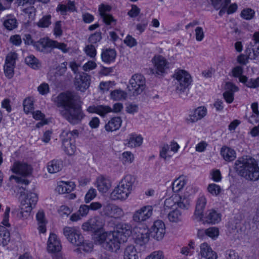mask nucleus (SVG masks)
Returning <instances> with one entry per match:
<instances>
[{
  "label": "nucleus",
  "mask_w": 259,
  "mask_h": 259,
  "mask_svg": "<svg viewBox=\"0 0 259 259\" xmlns=\"http://www.w3.org/2000/svg\"><path fill=\"white\" fill-rule=\"evenodd\" d=\"M225 259H241L238 253L234 250L229 249L225 253Z\"/></svg>",
  "instance_id": "obj_60"
},
{
  "label": "nucleus",
  "mask_w": 259,
  "mask_h": 259,
  "mask_svg": "<svg viewBox=\"0 0 259 259\" xmlns=\"http://www.w3.org/2000/svg\"><path fill=\"white\" fill-rule=\"evenodd\" d=\"M124 43L130 48H133L137 45L136 39L130 35H127L126 36L124 40Z\"/></svg>",
  "instance_id": "obj_63"
},
{
  "label": "nucleus",
  "mask_w": 259,
  "mask_h": 259,
  "mask_svg": "<svg viewBox=\"0 0 259 259\" xmlns=\"http://www.w3.org/2000/svg\"><path fill=\"white\" fill-rule=\"evenodd\" d=\"M90 113H96L102 117L111 113V107L108 105H97L90 106L87 109Z\"/></svg>",
  "instance_id": "obj_23"
},
{
  "label": "nucleus",
  "mask_w": 259,
  "mask_h": 259,
  "mask_svg": "<svg viewBox=\"0 0 259 259\" xmlns=\"http://www.w3.org/2000/svg\"><path fill=\"white\" fill-rule=\"evenodd\" d=\"M79 133L77 130L70 131L67 130H63L61 135L60 138L65 152L69 155L74 154L76 151L75 140L78 137Z\"/></svg>",
  "instance_id": "obj_5"
},
{
  "label": "nucleus",
  "mask_w": 259,
  "mask_h": 259,
  "mask_svg": "<svg viewBox=\"0 0 259 259\" xmlns=\"http://www.w3.org/2000/svg\"><path fill=\"white\" fill-rule=\"evenodd\" d=\"M39 43L44 47H48L52 48H57L62 52L65 53L68 51L67 45L64 43L59 42L56 40H53L48 38H42L40 39Z\"/></svg>",
  "instance_id": "obj_22"
},
{
  "label": "nucleus",
  "mask_w": 259,
  "mask_h": 259,
  "mask_svg": "<svg viewBox=\"0 0 259 259\" xmlns=\"http://www.w3.org/2000/svg\"><path fill=\"white\" fill-rule=\"evenodd\" d=\"M153 67L151 72L156 76H161L166 73L169 68V62L163 56L155 55L151 60Z\"/></svg>",
  "instance_id": "obj_8"
},
{
  "label": "nucleus",
  "mask_w": 259,
  "mask_h": 259,
  "mask_svg": "<svg viewBox=\"0 0 259 259\" xmlns=\"http://www.w3.org/2000/svg\"><path fill=\"white\" fill-rule=\"evenodd\" d=\"M187 180L184 176H180L175 179L172 184V190L174 193H179L185 187Z\"/></svg>",
  "instance_id": "obj_38"
},
{
  "label": "nucleus",
  "mask_w": 259,
  "mask_h": 259,
  "mask_svg": "<svg viewBox=\"0 0 259 259\" xmlns=\"http://www.w3.org/2000/svg\"><path fill=\"white\" fill-rule=\"evenodd\" d=\"M95 241L105 249L112 252L117 251L120 244L123 243L113 231L100 233L96 236Z\"/></svg>",
  "instance_id": "obj_3"
},
{
  "label": "nucleus",
  "mask_w": 259,
  "mask_h": 259,
  "mask_svg": "<svg viewBox=\"0 0 259 259\" xmlns=\"http://www.w3.org/2000/svg\"><path fill=\"white\" fill-rule=\"evenodd\" d=\"M135 182L136 178L132 175L128 174L121 179L119 184L122 186L123 189H125L131 194Z\"/></svg>",
  "instance_id": "obj_30"
},
{
  "label": "nucleus",
  "mask_w": 259,
  "mask_h": 259,
  "mask_svg": "<svg viewBox=\"0 0 259 259\" xmlns=\"http://www.w3.org/2000/svg\"><path fill=\"white\" fill-rule=\"evenodd\" d=\"M51 15H47L44 16L37 22V25L39 27H48L51 23Z\"/></svg>",
  "instance_id": "obj_55"
},
{
  "label": "nucleus",
  "mask_w": 259,
  "mask_h": 259,
  "mask_svg": "<svg viewBox=\"0 0 259 259\" xmlns=\"http://www.w3.org/2000/svg\"><path fill=\"white\" fill-rule=\"evenodd\" d=\"M207 191L212 196H217L221 194L222 189L219 185L214 183H211L208 185Z\"/></svg>",
  "instance_id": "obj_49"
},
{
  "label": "nucleus",
  "mask_w": 259,
  "mask_h": 259,
  "mask_svg": "<svg viewBox=\"0 0 259 259\" xmlns=\"http://www.w3.org/2000/svg\"><path fill=\"white\" fill-rule=\"evenodd\" d=\"M111 10L109 5L102 4L99 7V12L104 22L106 25H111L115 22V20L112 15L108 14Z\"/></svg>",
  "instance_id": "obj_21"
},
{
  "label": "nucleus",
  "mask_w": 259,
  "mask_h": 259,
  "mask_svg": "<svg viewBox=\"0 0 259 259\" xmlns=\"http://www.w3.org/2000/svg\"><path fill=\"white\" fill-rule=\"evenodd\" d=\"M206 203L207 199L206 197L203 195L199 196L196 201L195 210L193 217L194 220L197 222H200L202 220L204 210Z\"/></svg>",
  "instance_id": "obj_17"
},
{
  "label": "nucleus",
  "mask_w": 259,
  "mask_h": 259,
  "mask_svg": "<svg viewBox=\"0 0 259 259\" xmlns=\"http://www.w3.org/2000/svg\"><path fill=\"white\" fill-rule=\"evenodd\" d=\"M130 193L123 189L122 186L118 185L111 193V198L114 200H125L129 196Z\"/></svg>",
  "instance_id": "obj_25"
},
{
  "label": "nucleus",
  "mask_w": 259,
  "mask_h": 259,
  "mask_svg": "<svg viewBox=\"0 0 259 259\" xmlns=\"http://www.w3.org/2000/svg\"><path fill=\"white\" fill-rule=\"evenodd\" d=\"M123 259H139L138 252L134 245L127 246L125 248Z\"/></svg>",
  "instance_id": "obj_41"
},
{
  "label": "nucleus",
  "mask_w": 259,
  "mask_h": 259,
  "mask_svg": "<svg viewBox=\"0 0 259 259\" xmlns=\"http://www.w3.org/2000/svg\"><path fill=\"white\" fill-rule=\"evenodd\" d=\"M128 90L133 93L134 96L140 94L144 90L146 80L144 76L141 74H135L129 80Z\"/></svg>",
  "instance_id": "obj_9"
},
{
  "label": "nucleus",
  "mask_w": 259,
  "mask_h": 259,
  "mask_svg": "<svg viewBox=\"0 0 259 259\" xmlns=\"http://www.w3.org/2000/svg\"><path fill=\"white\" fill-rule=\"evenodd\" d=\"M194 249V242L190 241L188 246L182 248L181 252L186 255H190L193 253Z\"/></svg>",
  "instance_id": "obj_59"
},
{
  "label": "nucleus",
  "mask_w": 259,
  "mask_h": 259,
  "mask_svg": "<svg viewBox=\"0 0 259 259\" xmlns=\"http://www.w3.org/2000/svg\"><path fill=\"white\" fill-rule=\"evenodd\" d=\"M98 190L103 193L107 192L111 186L110 181L103 176L97 178L96 183Z\"/></svg>",
  "instance_id": "obj_29"
},
{
  "label": "nucleus",
  "mask_w": 259,
  "mask_h": 259,
  "mask_svg": "<svg viewBox=\"0 0 259 259\" xmlns=\"http://www.w3.org/2000/svg\"><path fill=\"white\" fill-rule=\"evenodd\" d=\"M176 205L181 209H188L190 206L191 199L186 195H175Z\"/></svg>",
  "instance_id": "obj_31"
},
{
  "label": "nucleus",
  "mask_w": 259,
  "mask_h": 259,
  "mask_svg": "<svg viewBox=\"0 0 259 259\" xmlns=\"http://www.w3.org/2000/svg\"><path fill=\"white\" fill-rule=\"evenodd\" d=\"M134 159V155L130 151H125L121 154V160L124 165L132 163Z\"/></svg>",
  "instance_id": "obj_50"
},
{
  "label": "nucleus",
  "mask_w": 259,
  "mask_h": 259,
  "mask_svg": "<svg viewBox=\"0 0 259 259\" xmlns=\"http://www.w3.org/2000/svg\"><path fill=\"white\" fill-rule=\"evenodd\" d=\"M25 63L30 68L38 70L41 67V62L33 55H29L25 59Z\"/></svg>",
  "instance_id": "obj_39"
},
{
  "label": "nucleus",
  "mask_w": 259,
  "mask_h": 259,
  "mask_svg": "<svg viewBox=\"0 0 259 259\" xmlns=\"http://www.w3.org/2000/svg\"><path fill=\"white\" fill-rule=\"evenodd\" d=\"M105 225V220L100 216H95L90 218L83 223L81 226L84 231L97 232L101 230Z\"/></svg>",
  "instance_id": "obj_12"
},
{
  "label": "nucleus",
  "mask_w": 259,
  "mask_h": 259,
  "mask_svg": "<svg viewBox=\"0 0 259 259\" xmlns=\"http://www.w3.org/2000/svg\"><path fill=\"white\" fill-rule=\"evenodd\" d=\"M122 120L120 117L111 118L105 125V130L108 132H113L119 130L121 126Z\"/></svg>",
  "instance_id": "obj_28"
},
{
  "label": "nucleus",
  "mask_w": 259,
  "mask_h": 259,
  "mask_svg": "<svg viewBox=\"0 0 259 259\" xmlns=\"http://www.w3.org/2000/svg\"><path fill=\"white\" fill-rule=\"evenodd\" d=\"M116 55V52L113 49H103L101 53V59L104 63L109 64L115 61Z\"/></svg>",
  "instance_id": "obj_34"
},
{
  "label": "nucleus",
  "mask_w": 259,
  "mask_h": 259,
  "mask_svg": "<svg viewBox=\"0 0 259 259\" xmlns=\"http://www.w3.org/2000/svg\"><path fill=\"white\" fill-rule=\"evenodd\" d=\"M168 220L173 223H178L181 221L182 219V214L180 210L175 209L167 213Z\"/></svg>",
  "instance_id": "obj_45"
},
{
  "label": "nucleus",
  "mask_w": 259,
  "mask_h": 259,
  "mask_svg": "<svg viewBox=\"0 0 259 259\" xmlns=\"http://www.w3.org/2000/svg\"><path fill=\"white\" fill-rule=\"evenodd\" d=\"M62 249V244L60 240L54 233L50 234L47 242V250L50 253H56Z\"/></svg>",
  "instance_id": "obj_18"
},
{
  "label": "nucleus",
  "mask_w": 259,
  "mask_h": 259,
  "mask_svg": "<svg viewBox=\"0 0 259 259\" xmlns=\"http://www.w3.org/2000/svg\"><path fill=\"white\" fill-rule=\"evenodd\" d=\"M102 213L109 218L120 219L124 216L123 210L119 206L112 203H107L102 208Z\"/></svg>",
  "instance_id": "obj_13"
},
{
  "label": "nucleus",
  "mask_w": 259,
  "mask_h": 259,
  "mask_svg": "<svg viewBox=\"0 0 259 259\" xmlns=\"http://www.w3.org/2000/svg\"><path fill=\"white\" fill-rule=\"evenodd\" d=\"M97 196V191L95 189L91 188L87 192L84 196V202L86 203L90 202Z\"/></svg>",
  "instance_id": "obj_56"
},
{
  "label": "nucleus",
  "mask_w": 259,
  "mask_h": 259,
  "mask_svg": "<svg viewBox=\"0 0 259 259\" xmlns=\"http://www.w3.org/2000/svg\"><path fill=\"white\" fill-rule=\"evenodd\" d=\"M79 97L71 92L60 93L54 100L56 106L60 108V115L73 125L80 123L85 116L79 105Z\"/></svg>",
  "instance_id": "obj_1"
},
{
  "label": "nucleus",
  "mask_w": 259,
  "mask_h": 259,
  "mask_svg": "<svg viewBox=\"0 0 259 259\" xmlns=\"http://www.w3.org/2000/svg\"><path fill=\"white\" fill-rule=\"evenodd\" d=\"M176 92L181 97L190 85L192 79L190 74L184 70H177L174 75Z\"/></svg>",
  "instance_id": "obj_4"
},
{
  "label": "nucleus",
  "mask_w": 259,
  "mask_h": 259,
  "mask_svg": "<svg viewBox=\"0 0 259 259\" xmlns=\"http://www.w3.org/2000/svg\"><path fill=\"white\" fill-rule=\"evenodd\" d=\"M18 58V55L15 52H10L6 57L5 64L15 66L16 60Z\"/></svg>",
  "instance_id": "obj_53"
},
{
  "label": "nucleus",
  "mask_w": 259,
  "mask_h": 259,
  "mask_svg": "<svg viewBox=\"0 0 259 259\" xmlns=\"http://www.w3.org/2000/svg\"><path fill=\"white\" fill-rule=\"evenodd\" d=\"M220 231L218 228L211 227L206 229V235L213 240H215L219 236Z\"/></svg>",
  "instance_id": "obj_54"
},
{
  "label": "nucleus",
  "mask_w": 259,
  "mask_h": 259,
  "mask_svg": "<svg viewBox=\"0 0 259 259\" xmlns=\"http://www.w3.org/2000/svg\"><path fill=\"white\" fill-rule=\"evenodd\" d=\"M15 67V66L9 65L5 64V65L4 66V72H5V74L6 76L8 78L10 79L13 77L14 74V70Z\"/></svg>",
  "instance_id": "obj_57"
},
{
  "label": "nucleus",
  "mask_w": 259,
  "mask_h": 259,
  "mask_svg": "<svg viewBox=\"0 0 259 259\" xmlns=\"http://www.w3.org/2000/svg\"><path fill=\"white\" fill-rule=\"evenodd\" d=\"M113 232L119 240L124 243L132 234V226L128 223H120L116 225L115 230Z\"/></svg>",
  "instance_id": "obj_15"
},
{
  "label": "nucleus",
  "mask_w": 259,
  "mask_h": 259,
  "mask_svg": "<svg viewBox=\"0 0 259 259\" xmlns=\"http://www.w3.org/2000/svg\"><path fill=\"white\" fill-rule=\"evenodd\" d=\"M38 201V197L36 193L30 192L27 194L24 200L22 201L20 209L17 213V217L25 220L30 217L31 211Z\"/></svg>",
  "instance_id": "obj_7"
},
{
  "label": "nucleus",
  "mask_w": 259,
  "mask_h": 259,
  "mask_svg": "<svg viewBox=\"0 0 259 259\" xmlns=\"http://www.w3.org/2000/svg\"><path fill=\"white\" fill-rule=\"evenodd\" d=\"M245 53L249 59H256L259 56V43H250L246 48Z\"/></svg>",
  "instance_id": "obj_37"
},
{
  "label": "nucleus",
  "mask_w": 259,
  "mask_h": 259,
  "mask_svg": "<svg viewBox=\"0 0 259 259\" xmlns=\"http://www.w3.org/2000/svg\"><path fill=\"white\" fill-rule=\"evenodd\" d=\"M4 27L8 30H12L17 27V21L16 18L8 16L3 21Z\"/></svg>",
  "instance_id": "obj_46"
},
{
  "label": "nucleus",
  "mask_w": 259,
  "mask_h": 259,
  "mask_svg": "<svg viewBox=\"0 0 259 259\" xmlns=\"http://www.w3.org/2000/svg\"><path fill=\"white\" fill-rule=\"evenodd\" d=\"M149 240V231L144 229H140L135 237V241L137 244L143 245Z\"/></svg>",
  "instance_id": "obj_36"
},
{
  "label": "nucleus",
  "mask_w": 259,
  "mask_h": 259,
  "mask_svg": "<svg viewBox=\"0 0 259 259\" xmlns=\"http://www.w3.org/2000/svg\"><path fill=\"white\" fill-rule=\"evenodd\" d=\"M84 51L87 56L94 58L97 55V51L95 47L92 45H89L85 46Z\"/></svg>",
  "instance_id": "obj_58"
},
{
  "label": "nucleus",
  "mask_w": 259,
  "mask_h": 259,
  "mask_svg": "<svg viewBox=\"0 0 259 259\" xmlns=\"http://www.w3.org/2000/svg\"><path fill=\"white\" fill-rule=\"evenodd\" d=\"M254 14V12L251 9H244L241 13V16L245 19L249 20L251 19Z\"/></svg>",
  "instance_id": "obj_61"
},
{
  "label": "nucleus",
  "mask_w": 259,
  "mask_h": 259,
  "mask_svg": "<svg viewBox=\"0 0 259 259\" xmlns=\"http://www.w3.org/2000/svg\"><path fill=\"white\" fill-rule=\"evenodd\" d=\"M110 98L114 101L125 100L127 98V93L121 89L114 90L110 92Z\"/></svg>",
  "instance_id": "obj_44"
},
{
  "label": "nucleus",
  "mask_w": 259,
  "mask_h": 259,
  "mask_svg": "<svg viewBox=\"0 0 259 259\" xmlns=\"http://www.w3.org/2000/svg\"><path fill=\"white\" fill-rule=\"evenodd\" d=\"M207 110L205 107L200 106L194 110L186 118L187 123H194L204 118L207 114Z\"/></svg>",
  "instance_id": "obj_19"
},
{
  "label": "nucleus",
  "mask_w": 259,
  "mask_h": 259,
  "mask_svg": "<svg viewBox=\"0 0 259 259\" xmlns=\"http://www.w3.org/2000/svg\"><path fill=\"white\" fill-rule=\"evenodd\" d=\"M199 255L201 259H217L218 254L213 251L211 246L206 242H203L200 245Z\"/></svg>",
  "instance_id": "obj_20"
},
{
  "label": "nucleus",
  "mask_w": 259,
  "mask_h": 259,
  "mask_svg": "<svg viewBox=\"0 0 259 259\" xmlns=\"http://www.w3.org/2000/svg\"><path fill=\"white\" fill-rule=\"evenodd\" d=\"M90 82L91 76L82 72L76 75L74 85L77 90L84 92L89 87Z\"/></svg>",
  "instance_id": "obj_16"
},
{
  "label": "nucleus",
  "mask_w": 259,
  "mask_h": 259,
  "mask_svg": "<svg viewBox=\"0 0 259 259\" xmlns=\"http://www.w3.org/2000/svg\"><path fill=\"white\" fill-rule=\"evenodd\" d=\"M75 186L73 182L62 181L58 184L56 191L60 194L69 193L73 190Z\"/></svg>",
  "instance_id": "obj_35"
},
{
  "label": "nucleus",
  "mask_w": 259,
  "mask_h": 259,
  "mask_svg": "<svg viewBox=\"0 0 259 259\" xmlns=\"http://www.w3.org/2000/svg\"><path fill=\"white\" fill-rule=\"evenodd\" d=\"M143 139L140 135L132 133L128 135L125 140L124 145L130 148H135L140 146L143 143Z\"/></svg>",
  "instance_id": "obj_27"
},
{
  "label": "nucleus",
  "mask_w": 259,
  "mask_h": 259,
  "mask_svg": "<svg viewBox=\"0 0 259 259\" xmlns=\"http://www.w3.org/2000/svg\"><path fill=\"white\" fill-rule=\"evenodd\" d=\"M12 170L13 172L21 176H12L11 179H14L18 184L27 185L29 181L26 179V177L30 175L32 171V167L26 163L16 161L14 162Z\"/></svg>",
  "instance_id": "obj_6"
},
{
  "label": "nucleus",
  "mask_w": 259,
  "mask_h": 259,
  "mask_svg": "<svg viewBox=\"0 0 259 259\" xmlns=\"http://www.w3.org/2000/svg\"><path fill=\"white\" fill-rule=\"evenodd\" d=\"M220 155L227 162H232L236 158V152L235 150L227 146H223L221 148Z\"/></svg>",
  "instance_id": "obj_26"
},
{
  "label": "nucleus",
  "mask_w": 259,
  "mask_h": 259,
  "mask_svg": "<svg viewBox=\"0 0 259 259\" xmlns=\"http://www.w3.org/2000/svg\"><path fill=\"white\" fill-rule=\"evenodd\" d=\"M234 168L246 180L255 181L259 179L258 161L249 156L239 157L235 162Z\"/></svg>",
  "instance_id": "obj_2"
},
{
  "label": "nucleus",
  "mask_w": 259,
  "mask_h": 259,
  "mask_svg": "<svg viewBox=\"0 0 259 259\" xmlns=\"http://www.w3.org/2000/svg\"><path fill=\"white\" fill-rule=\"evenodd\" d=\"M176 205L174 197H169L164 201L163 209L161 210V215L162 218L167 215L169 210L171 209L174 206Z\"/></svg>",
  "instance_id": "obj_42"
},
{
  "label": "nucleus",
  "mask_w": 259,
  "mask_h": 259,
  "mask_svg": "<svg viewBox=\"0 0 259 259\" xmlns=\"http://www.w3.org/2000/svg\"><path fill=\"white\" fill-rule=\"evenodd\" d=\"M169 146L167 144H164L160 146V156L164 160L169 158L172 156L170 154V150H169Z\"/></svg>",
  "instance_id": "obj_51"
},
{
  "label": "nucleus",
  "mask_w": 259,
  "mask_h": 259,
  "mask_svg": "<svg viewBox=\"0 0 259 259\" xmlns=\"http://www.w3.org/2000/svg\"><path fill=\"white\" fill-rule=\"evenodd\" d=\"M153 207L150 205L143 206L135 210L132 215L133 221L141 224L150 219L153 214Z\"/></svg>",
  "instance_id": "obj_10"
},
{
  "label": "nucleus",
  "mask_w": 259,
  "mask_h": 259,
  "mask_svg": "<svg viewBox=\"0 0 259 259\" xmlns=\"http://www.w3.org/2000/svg\"><path fill=\"white\" fill-rule=\"evenodd\" d=\"M61 160L54 159L48 163L47 169L50 173L54 174L59 171L62 167Z\"/></svg>",
  "instance_id": "obj_43"
},
{
  "label": "nucleus",
  "mask_w": 259,
  "mask_h": 259,
  "mask_svg": "<svg viewBox=\"0 0 259 259\" xmlns=\"http://www.w3.org/2000/svg\"><path fill=\"white\" fill-rule=\"evenodd\" d=\"M240 81L244 83L249 88H255L259 87V77L248 80L246 76H241L240 77Z\"/></svg>",
  "instance_id": "obj_47"
},
{
  "label": "nucleus",
  "mask_w": 259,
  "mask_h": 259,
  "mask_svg": "<svg viewBox=\"0 0 259 259\" xmlns=\"http://www.w3.org/2000/svg\"><path fill=\"white\" fill-rule=\"evenodd\" d=\"M139 110L138 106L133 103H128L126 105L125 111L127 113L134 114L137 113Z\"/></svg>",
  "instance_id": "obj_62"
},
{
  "label": "nucleus",
  "mask_w": 259,
  "mask_h": 259,
  "mask_svg": "<svg viewBox=\"0 0 259 259\" xmlns=\"http://www.w3.org/2000/svg\"><path fill=\"white\" fill-rule=\"evenodd\" d=\"M147 259H164L163 252L161 250L155 251L146 257Z\"/></svg>",
  "instance_id": "obj_64"
},
{
  "label": "nucleus",
  "mask_w": 259,
  "mask_h": 259,
  "mask_svg": "<svg viewBox=\"0 0 259 259\" xmlns=\"http://www.w3.org/2000/svg\"><path fill=\"white\" fill-rule=\"evenodd\" d=\"M23 108L24 112L28 114L31 112L33 109V101L32 98H26L23 101Z\"/></svg>",
  "instance_id": "obj_52"
},
{
  "label": "nucleus",
  "mask_w": 259,
  "mask_h": 259,
  "mask_svg": "<svg viewBox=\"0 0 259 259\" xmlns=\"http://www.w3.org/2000/svg\"><path fill=\"white\" fill-rule=\"evenodd\" d=\"M150 234L152 238L157 241L161 240L165 233V226L161 220H156L154 222L149 230Z\"/></svg>",
  "instance_id": "obj_14"
},
{
  "label": "nucleus",
  "mask_w": 259,
  "mask_h": 259,
  "mask_svg": "<svg viewBox=\"0 0 259 259\" xmlns=\"http://www.w3.org/2000/svg\"><path fill=\"white\" fill-rule=\"evenodd\" d=\"M77 10L73 1H68L67 5L59 4L56 8V11L62 15H66L68 12H74Z\"/></svg>",
  "instance_id": "obj_32"
},
{
  "label": "nucleus",
  "mask_w": 259,
  "mask_h": 259,
  "mask_svg": "<svg viewBox=\"0 0 259 259\" xmlns=\"http://www.w3.org/2000/svg\"><path fill=\"white\" fill-rule=\"evenodd\" d=\"M221 217L222 215L220 213L211 209L206 212L205 216L203 215L201 221L207 224H215L221 221Z\"/></svg>",
  "instance_id": "obj_24"
},
{
  "label": "nucleus",
  "mask_w": 259,
  "mask_h": 259,
  "mask_svg": "<svg viewBox=\"0 0 259 259\" xmlns=\"http://www.w3.org/2000/svg\"><path fill=\"white\" fill-rule=\"evenodd\" d=\"M10 211V208L7 207L3 216V220L2 224L3 226H0V242L3 245H6L10 240V234L9 231L7 227H9L10 224L9 223V213Z\"/></svg>",
  "instance_id": "obj_11"
},
{
  "label": "nucleus",
  "mask_w": 259,
  "mask_h": 259,
  "mask_svg": "<svg viewBox=\"0 0 259 259\" xmlns=\"http://www.w3.org/2000/svg\"><path fill=\"white\" fill-rule=\"evenodd\" d=\"M79 231L78 229L75 227L66 226L63 229V234L69 242L73 241V238L77 236Z\"/></svg>",
  "instance_id": "obj_40"
},
{
  "label": "nucleus",
  "mask_w": 259,
  "mask_h": 259,
  "mask_svg": "<svg viewBox=\"0 0 259 259\" xmlns=\"http://www.w3.org/2000/svg\"><path fill=\"white\" fill-rule=\"evenodd\" d=\"M226 91L223 94L224 98L228 103H231L234 100V93L238 91V88L231 82H227L226 84Z\"/></svg>",
  "instance_id": "obj_33"
},
{
  "label": "nucleus",
  "mask_w": 259,
  "mask_h": 259,
  "mask_svg": "<svg viewBox=\"0 0 259 259\" xmlns=\"http://www.w3.org/2000/svg\"><path fill=\"white\" fill-rule=\"evenodd\" d=\"M78 248L75 250L76 252H81V250L85 252H90L93 250V244L92 242L84 241L83 239V242L81 243V245H78Z\"/></svg>",
  "instance_id": "obj_48"
}]
</instances>
